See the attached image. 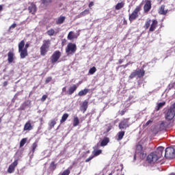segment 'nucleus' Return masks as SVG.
I'll return each mask as SVG.
<instances>
[{"mask_svg":"<svg viewBox=\"0 0 175 175\" xmlns=\"http://www.w3.org/2000/svg\"><path fill=\"white\" fill-rule=\"evenodd\" d=\"M25 46V42L24 40H22L21 43L18 44V53H20L21 58L22 59H24V58L28 55V50L24 49Z\"/></svg>","mask_w":175,"mask_h":175,"instance_id":"nucleus-1","label":"nucleus"},{"mask_svg":"<svg viewBox=\"0 0 175 175\" xmlns=\"http://www.w3.org/2000/svg\"><path fill=\"white\" fill-rule=\"evenodd\" d=\"M158 156L156 153L151 152L146 158V161L148 163H150V165H154V163H157L158 162Z\"/></svg>","mask_w":175,"mask_h":175,"instance_id":"nucleus-2","label":"nucleus"},{"mask_svg":"<svg viewBox=\"0 0 175 175\" xmlns=\"http://www.w3.org/2000/svg\"><path fill=\"white\" fill-rule=\"evenodd\" d=\"M165 157L168 158V159H173V158H175V146L174 148H167L165 151Z\"/></svg>","mask_w":175,"mask_h":175,"instance_id":"nucleus-3","label":"nucleus"},{"mask_svg":"<svg viewBox=\"0 0 175 175\" xmlns=\"http://www.w3.org/2000/svg\"><path fill=\"white\" fill-rule=\"evenodd\" d=\"M142 10V8L140 6H137L136 8L134 10V11L129 14V21H133L139 17V13H140V10Z\"/></svg>","mask_w":175,"mask_h":175,"instance_id":"nucleus-4","label":"nucleus"},{"mask_svg":"<svg viewBox=\"0 0 175 175\" xmlns=\"http://www.w3.org/2000/svg\"><path fill=\"white\" fill-rule=\"evenodd\" d=\"M50 47V41L46 40L44 41L42 46L40 47V55H44L49 51V49Z\"/></svg>","mask_w":175,"mask_h":175,"instance_id":"nucleus-5","label":"nucleus"},{"mask_svg":"<svg viewBox=\"0 0 175 175\" xmlns=\"http://www.w3.org/2000/svg\"><path fill=\"white\" fill-rule=\"evenodd\" d=\"M77 50V46L76 44L69 43L66 48V53L67 54H75Z\"/></svg>","mask_w":175,"mask_h":175,"instance_id":"nucleus-6","label":"nucleus"},{"mask_svg":"<svg viewBox=\"0 0 175 175\" xmlns=\"http://www.w3.org/2000/svg\"><path fill=\"white\" fill-rule=\"evenodd\" d=\"M130 125H131V123L129 122V118H126L120 122L119 128L120 129H126Z\"/></svg>","mask_w":175,"mask_h":175,"instance_id":"nucleus-7","label":"nucleus"},{"mask_svg":"<svg viewBox=\"0 0 175 175\" xmlns=\"http://www.w3.org/2000/svg\"><path fill=\"white\" fill-rule=\"evenodd\" d=\"M60 57L61 52L59 51H55L51 57L52 64H55V62H57Z\"/></svg>","mask_w":175,"mask_h":175,"instance_id":"nucleus-8","label":"nucleus"},{"mask_svg":"<svg viewBox=\"0 0 175 175\" xmlns=\"http://www.w3.org/2000/svg\"><path fill=\"white\" fill-rule=\"evenodd\" d=\"M175 116V111L172 108L169 109L165 114V118L166 120H168V121H170L174 118Z\"/></svg>","mask_w":175,"mask_h":175,"instance_id":"nucleus-9","label":"nucleus"},{"mask_svg":"<svg viewBox=\"0 0 175 175\" xmlns=\"http://www.w3.org/2000/svg\"><path fill=\"white\" fill-rule=\"evenodd\" d=\"M18 165V161L15 160L11 165H10L8 172V173H13L14 172V169H16V166Z\"/></svg>","mask_w":175,"mask_h":175,"instance_id":"nucleus-10","label":"nucleus"},{"mask_svg":"<svg viewBox=\"0 0 175 175\" xmlns=\"http://www.w3.org/2000/svg\"><path fill=\"white\" fill-rule=\"evenodd\" d=\"M165 150V148L160 146L158 147L156 152H154V154H157V158L160 159V158H162V155L163 154V150Z\"/></svg>","mask_w":175,"mask_h":175,"instance_id":"nucleus-11","label":"nucleus"},{"mask_svg":"<svg viewBox=\"0 0 175 175\" xmlns=\"http://www.w3.org/2000/svg\"><path fill=\"white\" fill-rule=\"evenodd\" d=\"M8 64H13L14 62V53L9 51L8 53Z\"/></svg>","mask_w":175,"mask_h":175,"instance_id":"nucleus-12","label":"nucleus"},{"mask_svg":"<svg viewBox=\"0 0 175 175\" xmlns=\"http://www.w3.org/2000/svg\"><path fill=\"white\" fill-rule=\"evenodd\" d=\"M144 10L145 13H147L151 10V1L147 0L144 6Z\"/></svg>","mask_w":175,"mask_h":175,"instance_id":"nucleus-13","label":"nucleus"},{"mask_svg":"<svg viewBox=\"0 0 175 175\" xmlns=\"http://www.w3.org/2000/svg\"><path fill=\"white\" fill-rule=\"evenodd\" d=\"M158 25V21L157 20H152V24L150 25V27L149 29L150 32H154L155 29H157V27Z\"/></svg>","mask_w":175,"mask_h":175,"instance_id":"nucleus-14","label":"nucleus"},{"mask_svg":"<svg viewBox=\"0 0 175 175\" xmlns=\"http://www.w3.org/2000/svg\"><path fill=\"white\" fill-rule=\"evenodd\" d=\"M87 109H88V101L85 100L81 105L80 110L81 111H83V113H85V111H87Z\"/></svg>","mask_w":175,"mask_h":175,"instance_id":"nucleus-15","label":"nucleus"},{"mask_svg":"<svg viewBox=\"0 0 175 175\" xmlns=\"http://www.w3.org/2000/svg\"><path fill=\"white\" fill-rule=\"evenodd\" d=\"M28 10H29V13H31V14H35V13H36V5L33 3H31L29 6Z\"/></svg>","mask_w":175,"mask_h":175,"instance_id":"nucleus-16","label":"nucleus"},{"mask_svg":"<svg viewBox=\"0 0 175 175\" xmlns=\"http://www.w3.org/2000/svg\"><path fill=\"white\" fill-rule=\"evenodd\" d=\"M78 36H79L78 33H75L73 31H70L68 35V39H69V40H72V39H77Z\"/></svg>","mask_w":175,"mask_h":175,"instance_id":"nucleus-17","label":"nucleus"},{"mask_svg":"<svg viewBox=\"0 0 175 175\" xmlns=\"http://www.w3.org/2000/svg\"><path fill=\"white\" fill-rule=\"evenodd\" d=\"M135 73L137 76V77L140 78V77H143V76H144V70L143 69H137L135 70Z\"/></svg>","mask_w":175,"mask_h":175,"instance_id":"nucleus-18","label":"nucleus"},{"mask_svg":"<svg viewBox=\"0 0 175 175\" xmlns=\"http://www.w3.org/2000/svg\"><path fill=\"white\" fill-rule=\"evenodd\" d=\"M77 87H78L77 85H73L72 86L70 87L68 91V95H72L73 92H75V91L77 90Z\"/></svg>","mask_w":175,"mask_h":175,"instance_id":"nucleus-19","label":"nucleus"},{"mask_svg":"<svg viewBox=\"0 0 175 175\" xmlns=\"http://www.w3.org/2000/svg\"><path fill=\"white\" fill-rule=\"evenodd\" d=\"M66 19V17L60 16L58 18V19L56 21V24L57 25H59L60 24H64V22L65 21Z\"/></svg>","mask_w":175,"mask_h":175,"instance_id":"nucleus-20","label":"nucleus"},{"mask_svg":"<svg viewBox=\"0 0 175 175\" xmlns=\"http://www.w3.org/2000/svg\"><path fill=\"white\" fill-rule=\"evenodd\" d=\"M159 14L165 15L167 13V10H165V5H161V8L159 10Z\"/></svg>","mask_w":175,"mask_h":175,"instance_id":"nucleus-21","label":"nucleus"},{"mask_svg":"<svg viewBox=\"0 0 175 175\" xmlns=\"http://www.w3.org/2000/svg\"><path fill=\"white\" fill-rule=\"evenodd\" d=\"M32 125H31V123L29 122H26V124L24 126V131H32Z\"/></svg>","mask_w":175,"mask_h":175,"instance_id":"nucleus-22","label":"nucleus"},{"mask_svg":"<svg viewBox=\"0 0 175 175\" xmlns=\"http://www.w3.org/2000/svg\"><path fill=\"white\" fill-rule=\"evenodd\" d=\"M109 142H110V140L109 139V138L105 137L104 138L100 143V146L101 147H105V146H107V144H109Z\"/></svg>","mask_w":175,"mask_h":175,"instance_id":"nucleus-23","label":"nucleus"},{"mask_svg":"<svg viewBox=\"0 0 175 175\" xmlns=\"http://www.w3.org/2000/svg\"><path fill=\"white\" fill-rule=\"evenodd\" d=\"M90 90L89 89H84L83 90H81L79 93L78 95L79 96H84L86 94H88Z\"/></svg>","mask_w":175,"mask_h":175,"instance_id":"nucleus-24","label":"nucleus"},{"mask_svg":"<svg viewBox=\"0 0 175 175\" xmlns=\"http://www.w3.org/2000/svg\"><path fill=\"white\" fill-rule=\"evenodd\" d=\"M69 117V114L68 113H64L62 117V119L60 120V124H64V122H65V121H66V120H68V118Z\"/></svg>","mask_w":175,"mask_h":175,"instance_id":"nucleus-25","label":"nucleus"},{"mask_svg":"<svg viewBox=\"0 0 175 175\" xmlns=\"http://www.w3.org/2000/svg\"><path fill=\"white\" fill-rule=\"evenodd\" d=\"M49 169L53 170V172L55 170V169H57V164H55V161H52L51 163Z\"/></svg>","mask_w":175,"mask_h":175,"instance_id":"nucleus-26","label":"nucleus"},{"mask_svg":"<svg viewBox=\"0 0 175 175\" xmlns=\"http://www.w3.org/2000/svg\"><path fill=\"white\" fill-rule=\"evenodd\" d=\"M160 129L161 131H165V129H166V128L167 127V123H166L165 122H162L160 124Z\"/></svg>","mask_w":175,"mask_h":175,"instance_id":"nucleus-27","label":"nucleus"},{"mask_svg":"<svg viewBox=\"0 0 175 175\" xmlns=\"http://www.w3.org/2000/svg\"><path fill=\"white\" fill-rule=\"evenodd\" d=\"M124 5H125L124 2L118 3L116 5V10H120V9H122V8H124Z\"/></svg>","mask_w":175,"mask_h":175,"instance_id":"nucleus-28","label":"nucleus"},{"mask_svg":"<svg viewBox=\"0 0 175 175\" xmlns=\"http://www.w3.org/2000/svg\"><path fill=\"white\" fill-rule=\"evenodd\" d=\"M125 135V131H120L118 133V140H122V138Z\"/></svg>","mask_w":175,"mask_h":175,"instance_id":"nucleus-29","label":"nucleus"},{"mask_svg":"<svg viewBox=\"0 0 175 175\" xmlns=\"http://www.w3.org/2000/svg\"><path fill=\"white\" fill-rule=\"evenodd\" d=\"M165 105H166V103L165 102H163V103H159L157 107H156V110L157 111H159V110H161V109H162V107L163 106H165Z\"/></svg>","mask_w":175,"mask_h":175,"instance_id":"nucleus-30","label":"nucleus"},{"mask_svg":"<svg viewBox=\"0 0 175 175\" xmlns=\"http://www.w3.org/2000/svg\"><path fill=\"white\" fill-rule=\"evenodd\" d=\"M92 154L94 157H98V155H100L102 154V150H96L95 149L93 152Z\"/></svg>","mask_w":175,"mask_h":175,"instance_id":"nucleus-31","label":"nucleus"},{"mask_svg":"<svg viewBox=\"0 0 175 175\" xmlns=\"http://www.w3.org/2000/svg\"><path fill=\"white\" fill-rule=\"evenodd\" d=\"M150 25H151V19H147L144 25L145 29H148V28H150Z\"/></svg>","mask_w":175,"mask_h":175,"instance_id":"nucleus-32","label":"nucleus"},{"mask_svg":"<svg viewBox=\"0 0 175 175\" xmlns=\"http://www.w3.org/2000/svg\"><path fill=\"white\" fill-rule=\"evenodd\" d=\"M42 3L44 6H49L51 2H53V0H41Z\"/></svg>","mask_w":175,"mask_h":175,"instance_id":"nucleus-33","label":"nucleus"},{"mask_svg":"<svg viewBox=\"0 0 175 175\" xmlns=\"http://www.w3.org/2000/svg\"><path fill=\"white\" fill-rule=\"evenodd\" d=\"M79 124H80V121L79 120V118H77V116H75L74 118V120H73V126H77V125H79Z\"/></svg>","mask_w":175,"mask_h":175,"instance_id":"nucleus-34","label":"nucleus"},{"mask_svg":"<svg viewBox=\"0 0 175 175\" xmlns=\"http://www.w3.org/2000/svg\"><path fill=\"white\" fill-rule=\"evenodd\" d=\"M88 13H90V12L88 10H85L83 12H82L81 13L80 15H78V17H83V16H87V14H88Z\"/></svg>","mask_w":175,"mask_h":175,"instance_id":"nucleus-35","label":"nucleus"},{"mask_svg":"<svg viewBox=\"0 0 175 175\" xmlns=\"http://www.w3.org/2000/svg\"><path fill=\"white\" fill-rule=\"evenodd\" d=\"M95 72H96V68L94 66L89 70V75H94Z\"/></svg>","mask_w":175,"mask_h":175,"instance_id":"nucleus-36","label":"nucleus"},{"mask_svg":"<svg viewBox=\"0 0 175 175\" xmlns=\"http://www.w3.org/2000/svg\"><path fill=\"white\" fill-rule=\"evenodd\" d=\"M27 143V138H23L20 142V147H24V145Z\"/></svg>","mask_w":175,"mask_h":175,"instance_id":"nucleus-37","label":"nucleus"},{"mask_svg":"<svg viewBox=\"0 0 175 175\" xmlns=\"http://www.w3.org/2000/svg\"><path fill=\"white\" fill-rule=\"evenodd\" d=\"M55 33V31H54V29H51L47 31V33H48L49 36H53Z\"/></svg>","mask_w":175,"mask_h":175,"instance_id":"nucleus-38","label":"nucleus"},{"mask_svg":"<svg viewBox=\"0 0 175 175\" xmlns=\"http://www.w3.org/2000/svg\"><path fill=\"white\" fill-rule=\"evenodd\" d=\"M70 174V170L67 169L65 170L62 174H60V175H69Z\"/></svg>","mask_w":175,"mask_h":175,"instance_id":"nucleus-39","label":"nucleus"},{"mask_svg":"<svg viewBox=\"0 0 175 175\" xmlns=\"http://www.w3.org/2000/svg\"><path fill=\"white\" fill-rule=\"evenodd\" d=\"M136 76H137V74H136V71H134V72H133L130 75L129 79H130L131 80H132V79H135V77H136Z\"/></svg>","mask_w":175,"mask_h":175,"instance_id":"nucleus-40","label":"nucleus"},{"mask_svg":"<svg viewBox=\"0 0 175 175\" xmlns=\"http://www.w3.org/2000/svg\"><path fill=\"white\" fill-rule=\"evenodd\" d=\"M36 147H38V143L34 142L32 144V149H31V151H32L33 153L35 152V150H36Z\"/></svg>","mask_w":175,"mask_h":175,"instance_id":"nucleus-41","label":"nucleus"},{"mask_svg":"<svg viewBox=\"0 0 175 175\" xmlns=\"http://www.w3.org/2000/svg\"><path fill=\"white\" fill-rule=\"evenodd\" d=\"M57 124V122L55 120H51L49 123L50 128H54V126Z\"/></svg>","mask_w":175,"mask_h":175,"instance_id":"nucleus-42","label":"nucleus"},{"mask_svg":"<svg viewBox=\"0 0 175 175\" xmlns=\"http://www.w3.org/2000/svg\"><path fill=\"white\" fill-rule=\"evenodd\" d=\"M51 80H53V78L51 77H49L48 78H46L45 80L46 84H49V83L51 81Z\"/></svg>","mask_w":175,"mask_h":175,"instance_id":"nucleus-43","label":"nucleus"},{"mask_svg":"<svg viewBox=\"0 0 175 175\" xmlns=\"http://www.w3.org/2000/svg\"><path fill=\"white\" fill-rule=\"evenodd\" d=\"M53 173H54V171L49 168V170H47V175H53Z\"/></svg>","mask_w":175,"mask_h":175,"instance_id":"nucleus-44","label":"nucleus"},{"mask_svg":"<svg viewBox=\"0 0 175 175\" xmlns=\"http://www.w3.org/2000/svg\"><path fill=\"white\" fill-rule=\"evenodd\" d=\"M46 99H47V95L44 94L41 98L42 102H44V100H46Z\"/></svg>","mask_w":175,"mask_h":175,"instance_id":"nucleus-45","label":"nucleus"},{"mask_svg":"<svg viewBox=\"0 0 175 175\" xmlns=\"http://www.w3.org/2000/svg\"><path fill=\"white\" fill-rule=\"evenodd\" d=\"M95 156H92V157H88L86 160H85V162H90V161H92V159H94V157Z\"/></svg>","mask_w":175,"mask_h":175,"instance_id":"nucleus-46","label":"nucleus"},{"mask_svg":"<svg viewBox=\"0 0 175 175\" xmlns=\"http://www.w3.org/2000/svg\"><path fill=\"white\" fill-rule=\"evenodd\" d=\"M137 150H139V151H142V150H143V147L142 146V145L137 146Z\"/></svg>","mask_w":175,"mask_h":175,"instance_id":"nucleus-47","label":"nucleus"},{"mask_svg":"<svg viewBox=\"0 0 175 175\" xmlns=\"http://www.w3.org/2000/svg\"><path fill=\"white\" fill-rule=\"evenodd\" d=\"M15 27H17V24L14 23L10 27V29H14Z\"/></svg>","mask_w":175,"mask_h":175,"instance_id":"nucleus-48","label":"nucleus"},{"mask_svg":"<svg viewBox=\"0 0 175 175\" xmlns=\"http://www.w3.org/2000/svg\"><path fill=\"white\" fill-rule=\"evenodd\" d=\"M29 105H31V101H26V102L25 103V106H29Z\"/></svg>","mask_w":175,"mask_h":175,"instance_id":"nucleus-49","label":"nucleus"},{"mask_svg":"<svg viewBox=\"0 0 175 175\" xmlns=\"http://www.w3.org/2000/svg\"><path fill=\"white\" fill-rule=\"evenodd\" d=\"M151 122H152V120H148L146 123V126H148L150 125V124H151Z\"/></svg>","mask_w":175,"mask_h":175,"instance_id":"nucleus-50","label":"nucleus"},{"mask_svg":"<svg viewBox=\"0 0 175 175\" xmlns=\"http://www.w3.org/2000/svg\"><path fill=\"white\" fill-rule=\"evenodd\" d=\"M170 108L172 109V110H174V111H175V103L171 106Z\"/></svg>","mask_w":175,"mask_h":175,"instance_id":"nucleus-51","label":"nucleus"},{"mask_svg":"<svg viewBox=\"0 0 175 175\" xmlns=\"http://www.w3.org/2000/svg\"><path fill=\"white\" fill-rule=\"evenodd\" d=\"M28 47H29V44H26L25 45V48H23V49H26V50H27Z\"/></svg>","mask_w":175,"mask_h":175,"instance_id":"nucleus-52","label":"nucleus"},{"mask_svg":"<svg viewBox=\"0 0 175 175\" xmlns=\"http://www.w3.org/2000/svg\"><path fill=\"white\" fill-rule=\"evenodd\" d=\"M8 81H4L3 82V87H6V85H8Z\"/></svg>","mask_w":175,"mask_h":175,"instance_id":"nucleus-53","label":"nucleus"},{"mask_svg":"<svg viewBox=\"0 0 175 175\" xmlns=\"http://www.w3.org/2000/svg\"><path fill=\"white\" fill-rule=\"evenodd\" d=\"M66 92V87H64L62 88V92Z\"/></svg>","mask_w":175,"mask_h":175,"instance_id":"nucleus-54","label":"nucleus"},{"mask_svg":"<svg viewBox=\"0 0 175 175\" xmlns=\"http://www.w3.org/2000/svg\"><path fill=\"white\" fill-rule=\"evenodd\" d=\"M91 6H94V3L91 2L89 4V7L91 8Z\"/></svg>","mask_w":175,"mask_h":175,"instance_id":"nucleus-55","label":"nucleus"},{"mask_svg":"<svg viewBox=\"0 0 175 175\" xmlns=\"http://www.w3.org/2000/svg\"><path fill=\"white\" fill-rule=\"evenodd\" d=\"M18 93H16L15 95H14V98H17L18 96Z\"/></svg>","mask_w":175,"mask_h":175,"instance_id":"nucleus-56","label":"nucleus"},{"mask_svg":"<svg viewBox=\"0 0 175 175\" xmlns=\"http://www.w3.org/2000/svg\"><path fill=\"white\" fill-rule=\"evenodd\" d=\"M2 9H3V7H2V5H0V12L2 11Z\"/></svg>","mask_w":175,"mask_h":175,"instance_id":"nucleus-57","label":"nucleus"},{"mask_svg":"<svg viewBox=\"0 0 175 175\" xmlns=\"http://www.w3.org/2000/svg\"><path fill=\"white\" fill-rule=\"evenodd\" d=\"M124 111H122L121 116H124Z\"/></svg>","mask_w":175,"mask_h":175,"instance_id":"nucleus-58","label":"nucleus"},{"mask_svg":"<svg viewBox=\"0 0 175 175\" xmlns=\"http://www.w3.org/2000/svg\"><path fill=\"white\" fill-rule=\"evenodd\" d=\"M2 122V119L0 118V123Z\"/></svg>","mask_w":175,"mask_h":175,"instance_id":"nucleus-59","label":"nucleus"},{"mask_svg":"<svg viewBox=\"0 0 175 175\" xmlns=\"http://www.w3.org/2000/svg\"><path fill=\"white\" fill-rule=\"evenodd\" d=\"M134 159H136V155H134Z\"/></svg>","mask_w":175,"mask_h":175,"instance_id":"nucleus-60","label":"nucleus"}]
</instances>
